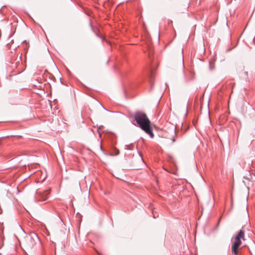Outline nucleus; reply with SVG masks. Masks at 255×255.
Wrapping results in <instances>:
<instances>
[{
    "label": "nucleus",
    "mask_w": 255,
    "mask_h": 255,
    "mask_svg": "<svg viewBox=\"0 0 255 255\" xmlns=\"http://www.w3.org/2000/svg\"><path fill=\"white\" fill-rule=\"evenodd\" d=\"M38 238L35 233H31L30 235L26 236L23 241V244L27 249H31L36 244V240Z\"/></svg>",
    "instance_id": "obj_3"
},
{
    "label": "nucleus",
    "mask_w": 255,
    "mask_h": 255,
    "mask_svg": "<svg viewBox=\"0 0 255 255\" xmlns=\"http://www.w3.org/2000/svg\"><path fill=\"white\" fill-rule=\"evenodd\" d=\"M179 64L181 67L183 68L184 67L183 56L181 55L179 58Z\"/></svg>",
    "instance_id": "obj_6"
},
{
    "label": "nucleus",
    "mask_w": 255,
    "mask_h": 255,
    "mask_svg": "<svg viewBox=\"0 0 255 255\" xmlns=\"http://www.w3.org/2000/svg\"><path fill=\"white\" fill-rule=\"evenodd\" d=\"M241 240H245V231L242 229L239 231L235 237V241L232 246V255H238L240 250L239 247L242 243Z\"/></svg>",
    "instance_id": "obj_2"
},
{
    "label": "nucleus",
    "mask_w": 255,
    "mask_h": 255,
    "mask_svg": "<svg viewBox=\"0 0 255 255\" xmlns=\"http://www.w3.org/2000/svg\"><path fill=\"white\" fill-rule=\"evenodd\" d=\"M49 190H46L43 192H37L35 195V199L37 201H44L48 198Z\"/></svg>",
    "instance_id": "obj_4"
},
{
    "label": "nucleus",
    "mask_w": 255,
    "mask_h": 255,
    "mask_svg": "<svg viewBox=\"0 0 255 255\" xmlns=\"http://www.w3.org/2000/svg\"><path fill=\"white\" fill-rule=\"evenodd\" d=\"M193 77L192 75V74L190 72H188V73L185 74V81L186 82H187L189 81L190 80H191L193 79Z\"/></svg>",
    "instance_id": "obj_5"
},
{
    "label": "nucleus",
    "mask_w": 255,
    "mask_h": 255,
    "mask_svg": "<svg viewBox=\"0 0 255 255\" xmlns=\"http://www.w3.org/2000/svg\"><path fill=\"white\" fill-rule=\"evenodd\" d=\"M96 252L97 253L98 255H102V254L101 253H100V252H99L98 251H96Z\"/></svg>",
    "instance_id": "obj_7"
},
{
    "label": "nucleus",
    "mask_w": 255,
    "mask_h": 255,
    "mask_svg": "<svg viewBox=\"0 0 255 255\" xmlns=\"http://www.w3.org/2000/svg\"><path fill=\"white\" fill-rule=\"evenodd\" d=\"M134 119L138 126L151 138H153L154 134L150 127V121L146 115L142 112L137 111L134 115Z\"/></svg>",
    "instance_id": "obj_1"
}]
</instances>
